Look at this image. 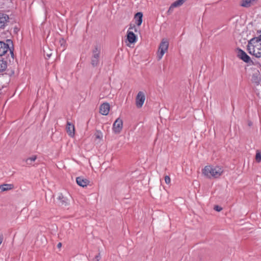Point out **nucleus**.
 I'll use <instances>...</instances> for the list:
<instances>
[{
    "mask_svg": "<svg viewBox=\"0 0 261 261\" xmlns=\"http://www.w3.org/2000/svg\"><path fill=\"white\" fill-rule=\"evenodd\" d=\"M255 0H242L241 5L244 7H250Z\"/></svg>",
    "mask_w": 261,
    "mask_h": 261,
    "instance_id": "obj_21",
    "label": "nucleus"
},
{
    "mask_svg": "<svg viewBox=\"0 0 261 261\" xmlns=\"http://www.w3.org/2000/svg\"><path fill=\"white\" fill-rule=\"evenodd\" d=\"M214 208L217 212H220L221 210H222V207L219 205H215Z\"/></svg>",
    "mask_w": 261,
    "mask_h": 261,
    "instance_id": "obj_25",
    "label": "nucleus"
},
{
    "mask_svg": "<svg viewBox=\"0 0 261 261\" xmlns=\"http://www.w3.org/2000/svg\"><path fill=\"white\" fill-rule=\"evenodd\" d=\"M174 8H172V7H171V6H170L169 8L168 12H171L173 11V9H174Z\"/></svg>",
    "mask_w": 261,
    "mask_h": 261,
    "instance_id": "obj_29",
    "label": "nucleus"
},
{
    "mask_svg": "<svg viewBox=\"0 0 261 261\" xmlns=\"http://www.w3.org/2000/svg\"><path fill=\"white\" fill-rule=\"evenodd\" d=\"M110 111V105L108 103H102L99 109V112L103 115H107Z\"/></svg>",
    "mask_w": 261,
    "mask_h": 261,
    "instance_id": "obj_13",
    "label": "nucleus"
},
{
    "mask_svg": "<svg viewBox=\"0 0 261 261\" xmlns=\"http://www.w3.org/2000/svg\"><path fill=\"white\" fill-rule=\"evenodd\" d=\"M100 49L96 46L92 51L91 57V64L93 67L97 66L99 63Z\"/></svg>",
    "mask_w": 261,
    "mask_h": 261,
    "instance_id": "obj_4",
    "label": "nucleus"
},
{
    "mask_svg": "<svg viewBox=\"0 0 261 261\" xmlns=\"http://www.w3.org/2000/svg\"><path fill=\"white\" fill-rule=\"evenodd\" d=\"M61 246V243H59L58 244V247H60Z\"/></svg>",
    "mask_w": 261,
    "mask_h": 261,
    "instance_id": "obj_30",
    "label": "nucleus"
},
{
    "mask_svg": "<svg viewBox=\"0 0 261 261\" xmlns=\"http://www.w3.org/2000/svg\"><path fill=\"white\" fill-rule=\"evenodd\" d=\"M100 259V255H97L95 256V258L93 259V261H98Z\"/></svg>",
    "mask_w": 261,
    "mask_h": 261,
    "instance_id": "obj_27",
    "label": "nucleus"
},
{
    "mask_svg": "<svg viewBox=\"0 0 261 261\" xmlns=\"http://www.w3.org/2000/svg\"><path fill=\"white\" fill-rule=\"evenodd\" d=\"M14 186L12 184H3L0 185V192H4L13 188Z\"/></svg>",
    "mask_w": 261,
    "mask_h": 261,
    "instance_id": "obj_18",
    "label": "nucleus"
},
{
    "mask_svg": "<svg viewBox=\"0 0 261 261\" xmlns=\"http://www.w3.org/2000/svg\"><path fill=\"white\" fill-rule=\"evenodd\" d=\"M37 156L33 155L30 158H27L25 160L26 165L28 166H32L33 164V163L36 160Z\"/></svg>",
    "mask_w": 261,
    "mask_h": 261,
    "instance_id": "obj_20",
    "label": "nucleus"
},
{
    "mask_svg": "<svg viewBox=\"0 0 261 261\" xmlns=\"http://www.w3.org/2000/svg\"><path fill=\"white\" fill-rule=\"evenodd\" d=\"M238 56L239 58L242 60L243 61L246 63H249L252 62L250 60V58L248 56L246 53L242 49H239L238 53Z\"/></svg>",
    "mask_w": 261,
    "mask_h": 261,
    "instance_id": "obj_9",
    "label": "nucleus"
},
{
    "mask_svg": "<svg viewBox=\"0 0 261 261\" xmlns=\"http://www.w3.org/2000/svg\"><path fill=\"white\" fill-rule=\"evenodd\" d=\"M123 127V121L120 118H117L113 125V130L115 134H119Z\"/></svg>",
    "mask_w": 261,
    "mask_h": 261,
    "instance_id": "obj_5",
    "label": "nucleus"
},
{
    "mask_svg": "<svg viewBox=\"0 0 261 261\" xmlns=\"http://www.w3.org/2000/svg\"><path fill=\"white\" fill-rule=\"evenodd\" d=\"M165 181L167 184H169L170 183V178L169 176H168V175L165 176Z\"/></svg>",
    "mask_w": 261,
    "mask_h": 261,
    "instance_id": "obj_24",
    "label": "nucleus"
},
{
    "mask_svg": "<svg viewBox=\"0 0 261 261\" xmlns=\"http://www.w3.org/2000/svg\"><path fill=\"white\" fill-rule=\"evenodd\" d=\"M169 47V42L166 39H163L159 47L158 58L161 60L165 53L167 51Z\"/></svg>",
    "mask_w": 261,
    "mask_h": 261,
    "instance_id": "obj_3",
    "label": "nucleus"
},
{
    "mask_svg": "<svg viewBox=\"0 0 261 261\" xmlns=\"http://www.w3.org/2000/svg\"><path fill=\"white\" fill-rule=\"evenodd\" d=\"M145 100L144 93L142 91H139L136 98V105L138 108H141L143 106Z\"/></svg>",
    "mask_w": 261,
    "mask_h": 261,
    "instance_id": "obj_6",
    "label": "nucleus"
},
{
    "mask_svg": "<svg viewBox=\"0 0 261 261\" xmlns=\"http://www.w3.org/2000/svg\"><path fill=\"white\" fill-rule=\"evenodd\" d=\"M261 80V75L258 70H256L252 76L251 81L256 85L260 83Z\"/></svg>",
    "mask_w": 261,
    "mask_h": 261,
    "instance_id": "obj_15",
    "label": "nucleus"
},
{
    "mask_svg": "<svg viewBox=\"0 0 261 261\" xmlns=\"http://www.w3.org/2000/svg\"><path fill=\"white\" fill-rule=\"evenodd\" d=\"M96 138L97 139H101L102 138V135L101 133H100V132L97 133V134L96 135Z\"/></svg>",
    "mask_w": 261,
    "mask_h": 261,
    "instance_id": "obj_26",
    "label": "nucleus"
},
{
    "mask_svg": "<svg viewBox=\"0 0 261 261\" xmlns=\"http://www.w3.org/2000/svg\"><path fill=\"white\" fill-rule=\"evenodd\" d=\"M66 129L68 135L71 137H73L75 134V128L74 125L70 122L67 121Z\"/></svg>",
    "mask_w": 261,
    "mask_h": 261,
    "instance_id": "obj_12",
    "label": "nucleus"
},
{
    "mask_svg": "<svg viewBox=\"0 0 261 261\" xmlns=\"http://www.w3.org/2000/svg\"><path fill=\"white\" fill-rule=\"evenodd\" d=\"M248 50L250 54L256 58H260L261 41L257 38H252L248 43Z\"/></svg>",
    "mask_w": 261,
    "mask_h": 261,
    "instance_id": "obj_1",
    "label": "nucleus"
},
{
    "mask_svg": "<svg viewBox=\"0 0 261 261\" xmlns=\"http://www.w3.org/2000/svg\"><path fill=\"white\" fill-rule=\"evenodd\" d=\"M76 181L79 186L82 187H86L90 182L88 179L82 176L76 177Z\"/></svg>",
    "mask_w": 261,
    "mask_h": 261,
    "instance_id": "obj_11",
    "label": "nucleus"
},
{
    "mask_svg": "<svg viewBox=\"0 0 261 261\" xmlns=\"http://www.w3.org/2000/svg\"><path fill=\"white\" fill-rule=\"evenodd\" d=\"M10 22V18L8 15L0 13V28L4 29Z\"/></svg>",
    "mask_w": 261,
    "mask_h": 261,
    "instance_id": "obj_7",
    "label": "nucleus"
},
{
    "mask_svg": "<svg viewBox=\"0 0 261 261\" xmlns=\"http://www.w3.org/2000/svg\"><path fill=\"white\" fill-rule=\"evenodd\" d=\"M7 67V62L0 58V72L5 71Z\"/></svg>",
    "mask_w": 261,
    "mask_h": 261,
    "instance_id": "obj_19",
    "label": "nucleus"
},
{
    "mask_svg": "<svg viewBox=\"0 0 261 261\" xmlns=\"http://www.w3.org/2000/svg\"><path fill=\"white\" fill-rule=\"evenodd\" d=\"M57 199L59 201V204L61 205L67 206L69 203L68 199L64 197L62 193L58 194Z\"/></svg>",
    "mask_w": 261,
    "mask_h": 261,
    "instance_id": "obj_14",
    "label": "nucleus"
},
{
    "mask_svg": "<svg viewBox=\"0 0 261 261\" xmlns=\"http://www.w3.org/2000/svg\"><path fill=\"white\" fill-rule=\"evenodd\" d=\"M142 17L143 14L141 12H138L135 15V19L136 20V23L140 26L142 22Z\"/></svg>",
    "mask_w": 261,
    "mask_h": 261,
    "instance_id": "obj_17",
    "label": "nucleus"
},
{
    "mask_svg": "<svg viewBox=\"0 0 261 261\" xmlns=\"http://www.w3.org/2000/svg\"><path fill=\"white\" fill-rule=\"evenodd\" d=\"M255 161L257 163H260L261 162V153L258 150L256 151Z\"/></svg>",
    "mask_w": 261,
    "mask_h": 261,
    "instance_id": "obj_23",
    "label": "nucleus"
},
{
    "mask_svg": "<svg viewBox=\"0 0 261 261\" xmlns=\"http://www.w3.org/2000/svg\"><path fill=\"white\" fill-rule=\"evenodd\" d=\"M202 175L207 178L212 177V167L210 165L206 166L202 170Z\"/></svg>",
    "mask_w": 261,
    "mask_h": 261,
    "instance_id": "obj_8",
    "label": "nucleus"
},
{
    "mask_svg": "<svg viewBox=\"0 0 261 261\" xmlns=\"http://www.w3.org/2000/svg\"><path fill=\"white\" fill-rule=\"evenodd\" d=\"M259 35L258 37H254V38H257L258 39H259L260 41H261V29L259 31Z\"/></svg>",
    "mask_w": 261,
    "mask_h": 261,
    "instance_id": "obj_28",
    "label": "nucleus"
},
{
    "mask_svg": "<svg viewBox=\"0 0 261 261\" xmlns=\"http://www.w3.org/2000/svg\"><path fill=\"white\" fill-rule=\"evenodd\" d=\"M13 46V42L10 39H7L6 43L0 41V56L4 55L8 51L13 54V51L11 50Z\"/></svg>",
    "mask_w": 261,
    "mask_h": 261,
    "instance_id": "obj_2",
    "label": "nucleus"
},
{
    "mask_svg": "<svg viewBox=\"0 0 261 261\" xmlns=\"http://www.w3.org/2000/svg\"><path fill=\"white\" fill-rule=\"evenodd\" d=\"M223 169L222 167L216 166L213 168V178H218L220 177L223 173Z\"/></svg>",
    "mask_w": 261,
    "mask_h": 261,
    "instance_id": "obj_16",
    "label": "nucleus"
},
{
    "mask_svg": "<svg viewBox=\"0 0 261 261\" xmlns=\"http://www.w3.org/2000/svg\"><path fill=\"white\" fill-rule=\"evenodd\" d=\"M186 0H177L171 4L172 8H175L181 6Z\"/></svg>",
    "mask_w": 261,
    "mask_h": 261,
    "instance_id": "obj_22",
    "label": "nucleus"
},
{
    "mask_svg": "<svg viewBox=\"0 0 261 261\" xmlns=\"http://www.w3.org/2000/svg\"><path fill=\"white\" fill-rule=\"evenodd\" d=\"M132 29V28L130 27L127 31V40L130 43H134L137 41V36L132 31H130Z\"/></svg>",
    "mask_w": 261,
    "mask_h": 261,
    "instance_id": "obj_10",
    "label": "nucleus"
}]
</instances>
